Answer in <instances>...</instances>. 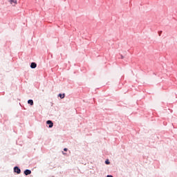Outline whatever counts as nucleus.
<instances>
[{"mask_svg":"<svg viewBox=\"0 0 177 177\" xmlns=\"http://www.w3.org/2000/svg\"><path fill=\"white\" fill-rule=\"evenodd\" d=\"M9 2L10 5H12L13 6H16L17 5V0H10Z\"/></svg>","mask_w":177,"mask_h":177,"instance_id":"1","label":"nucleus"},{"mask_svg":"<svg viewBox=\"0 0 177 177\" xmlns=\"http://www.w3.org/2000/svg\"><path fill=\"white\" fill-rule=\"evenodd\" d=\"M46 124L49 125L48 128H52L53 127V122L51 120H48Z\"/></svg>","mask_w":177,"mask_h":177,"instance_id":"2","label":"nucleus"},{"mask_svg":"<svg viewBox=\"0 0 177 177\" xmlns=\"http://www.w3.org/2000/svg\"><path fill=\"white\" fill-rule=\"evenodd\" d=\"M14 171L16 172L17 174H20L21 172V170L18 167H15L14 168Z\"/></svg>","mask_w":177,"mask_h":177,"instance_id":"3","label":"nucleus"},{"mask_svg":"<svg viewBox=\"0 0 177 177\" xmlns=\"http://www.w3.org/2000/svg\"><path fill=\"white\" fill-rule=\"evenodd\" d=\"M24 174H25V175H30V174H31V170H29V169H26V170H25L24 171Z\"/></svg>","mask_w":177,"mask_h":177,"instance_id":"4","label":"nucleus"},{"mask_svg":"<svg viewBox=\"0 0 177 177\" xmlns=\"http://www.w3.org/2000/svg\"><path fill=\"white\" fill-rule=\"evenodd\" d=\"M31 68H35L37 67V64L35 62H32L30 64Z\"/></svg>","mask_w":177,"mask_h":177,"instance_id":"5","label":"nucleus"},{"mask_svg":"<svg viewBox=\"0 0 177 177\" xmlns=\"http://www.w3.org/2000/svg\"><path fill=\"white\" fill-rule=\"evenodd\" d=\"M59 97H60V99H64L66 95L64 93V94H59Z\"/></svg>","mask_w":177,"mask_h":177,"instance_id":"6","label":"nucleus"},{"mask_svg":"<svg viewBox=\"0 0 177 177\" xmlns=\"http://www.w3.org/2000/svg\"><path fill=\"white\" fill-rule=\"evenodd\" d=\"M28 103V104H30V106H32L34 104V101H32V100H29Z\"/></svg>","mask_w":177,"mask_h":177,"instance_id":"7","label":"nucleus"},{"mask_svg":"<svg viewBox=\"0 0 177 177\" xmlns=\"http://www.w3.org/2000/svg\"><path fill=\"white\" fill-rule=\"evenodd\" d=\"M105 164H106L107 165H109V164H110V162H109V160H106V161H105Z\"/></svg>","mask_w":177,"mask_h":177,"instance_id":"8","label":"nucleus"},{"mask_svg":"<svg viewBox=\"0 0 177 177\" xmlns=\"http://www.w3.org/2000/svg\"><path fill=\"white\" fill-rule=\"evenodd\" d=\"M67 150H68L67 148L64 149V151H67Z\"/></svg>","mask_w":177,"mask_h":177,"instance_id":"9","label":"nucleus"},{"mask_svg":"<svg viewBox=\"0 0 177 177\" xmlns=\"http://www.w3.org/2000/svg\"><path fill=\"white\" fill-rule=\"evenodd\" d=\"M106 177H113V176L108 175Z\"/></svg>","mask_w":177,"mask_h":177,"instance_id":"10","label":"nucleus"},{"mask_svg":"<svg viewBox=\"0 0 177 177\" xmlns=\"http://www.w3.org/2000/svg\"><path fill=\"white\" fill-rule=\"evenodd\" d=\"M62 153H63V154H66V153H64V152H63V151H62Z\"/></svg>","mask_w":177,"mask_h":177,"instance_id":"11","label":"nucleus"}]
</instances>
